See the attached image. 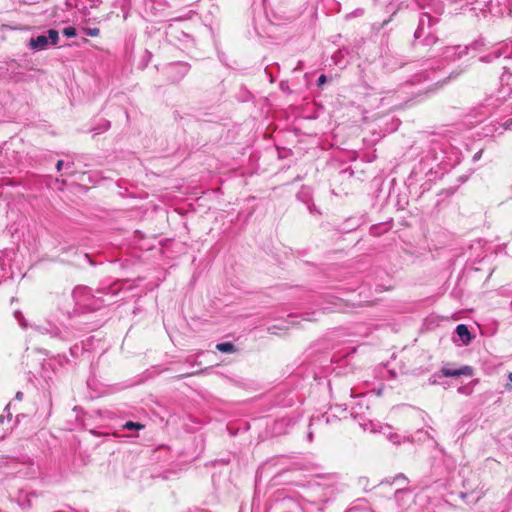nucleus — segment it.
I'll use <instances>...</instances> for the list:
<instances>
[{
    "label": "nucleus",
    "instance_id": "nucleus-1",
    "mask_svg": "<svg viewBox=\"0 0 512 512\" xmlns=\"http://www.w3.org/2000/svg\"><path fill=\"white\" fill-rule=\"evenodd\" d=\"M461 139L452 130L445 133H431L425 141L424 156L412 170V177L425 174L429 180L441 178L450 168L459 162L458 145Z\"/></svg>",
    "mask_w": 512,
    "mask_h": 512
},
{
    "label": "nucleus",
    "instance_id": "nucleus-2",
    "mask_svg": "<svg viewBox=\"0 0 512 512\" xmlns=\"http://www.w3.org/2000/svg\"><path fill=\"white\" fill-rule=\"evenodd\" d=\"M503 72L499 78V88L495 94L485 98L484 102L474 108L465 117L466 125H477L482 123L493 111L500 108L508 98L512 96V73L507 64L502 65Z\"/></svg>",
    "mask_w": 512,
    "mask_h": 512
},
{
    "label": "nucleus",
    "instance_id": "nucleus-3",
    "mask_svg": "<svg viewBox=\"0 0 512 512\" xmlns=\"http://www.w3.org/2000/svg\"><path fill=\"white\" fill-rule=\"evenodd\" d=\"M116 294V291L111 286L97 289L96 294H93L89 287L78 286L73 289L71 296L75 305L79 308L98 310L102 306L110 305Z\"/></svg>",
    "mask_w": 512,
    "mask_h": 512
},
{
    "label": "nucleus",
    "instance_id": "nucleus-4",
    "mask_svg": "<svg viewBox=\"0 0 512 512\" xmlns=\"http://www.w3.org/2000/svg\"><path fill=\"white\" fill-rule=\"evenodd\" d=\"M101 326L100 322H90L85 315H78L73 319L71 327H58L50 325L45 331L53 338H59L63 341H71L76 337V331L89 332Z\"/></svg>",
    "mask_w": 512,
    "mask_h": 512
},
{
    "label": "nucleus",
    "instance_id": "nucleus-5",
    "mask_svg": "<svg viewBox=\"0 0 512 512\" xmlns=\"http://www.w3.org/2000/svg\"><path fill=\"white\" fill-rule=\"evenodd\" d=\"M46 33L47 35L32 36L26 42V47L33 52H40L57 46L60 39L59 32L56 29H48Z\"/></svg>",
    "mask_w": 512,
    "mask_h": 512
},
{
    "label": "nucleus",
    "instance_id": "nucleus-6",
    "mask_svg": "<svg viewBox=\"0 0 512 512\" xmlns=\"http://www.w3.org/2000/svg\"><path fill=\"white\" fill-rule=\"evenodd\" d=\"M330 410H333L334 413L330 414V413L326 412V413H323L320 415L312 416L310 418L309 427L310 428H312V427L323 428L324 426L338 423L341 420V418L339 417V415L337 413L339 412V413L346 414L347 405L346 404H335L334 406L330 407Z\"/></svg>",
    "mask_w": 512,
    "mask_h": 512
},
{
    "label": "nucleus",
    "instance_id": "nucleus-7",
    "mask_svg": "<svg viewBox=\"0 0 512 512\" xmlns=\"http://www.w3.org/2000/svg\"><path fill=\"white\" fill-rule=\"evenodd\" d=\"M341 490L336 485H328L322 489L317 501H308L304 504V512H324V504L328 503Z\"/></svg>",
    "mask_w": 512,
    "mask_h": 512
},
{
    "label": "nucleus",
    "instance_id": "nucleus-8",
    "mask_svg": "<svg viewBox=\"0 0 512 512\" xmlns=\"http://www.w3.org/2000/svg\"><path fill=\"white\" fill-rule=\"evenodd\" d=\"M483 41L476 40L472 42L470 45L462 46V45H454V46H445L441 49L440 56L446 61H456L462 58L464 55L468 54L470 49L478 50L482 47Z\"/></svg>",
    "mask_w": 512,
    "mask_h": 512
},
{
    "label": "nucleus",
    "instance_id": "nucleus-9",
    "mask_svg": "<svg viewBox=\"0 0 512 512\" xmlns=\"http://www.w3.org/2000/svg\"><path fill=\"white\" fill-rule=\"evenodd\" d=\"M439 22L438 18L432 17L428 13H421L419 16L418 26L414 33V46L424 38L435 33L434 26Z\"/></svg>",
    "mask_w": 512,
    "mask_h": 512
},
{
    "label": "nucleus",
    "instance_id": "nucleus-10",
    "mask_svg": "<svg viewBox=\"0 0 512 512\" xmlns=\"http://www.w3.org/2000/svg\"><path fill=\"white\" fill-rule=\"evenodd\" d=\"M190 64L184 61L168 63L163 67V73L171 83H179L190 71Z\"/></svg>",
    "mask_w": 512,
    "mask_h": 512
},
{
    "label": "nucleus",
    "instance_id": "nucleus-11",
    "mask_svg": "<svg viewBox=\"0 0 512 512\" xmlns=\"http://www.w3.org/2000/svg\"><path fill=\"white\" fill-rule=\"evenodd\" d=\"M408 492L409 491L406 487H399L395 489L393 497L380 500L379 503H376L378 512H400V497Z\"/></svg>",
    "mask_w": 512,
    "mask_h": 512
},
{
    "label": "nucleus",
    "instance_id": "nucleus-12",
    "mask_svg": "<svg viewBox=\"0 0 512 512\" xmlns=\"http://www.w3.org/2000/svg\"><path fill=\"white\" fill-rule=\"evenodd\" d=\"M422 67L421 70L414 73L409 79L400 85V89L407 88L416 84H420L424 81L430 80L431 73L434 71V66L429 60H425L419 64Z\"/></svg>",
    "mask_w": 512,
    "mask_h": 512
},
{
    "label": "nucleus",
    "instance_id": "nucleus-13",
    "mask_svg": "<svg viewBox=\"0 0 512 512\" xmlns=\"http://www.w3.org/2000/svg\"><path fill=\"white\" fill-rule=\"evenodd\" d=\"M499 59H503L505 62L511 60L512 46H509L508 44H501L492 52L479 58V60L483 63H492Z\"/></svg>",
    "mask_w": 512,
    "mask_h": 512
},
{
    "label": "nucleus",
    "instance_id": "nucleus-14",
    "mask_svg": "<svg viewBox=\"0 0 512 512\" xmlns=\"http://www.w3.org/2000/svg\"><path fill=\"white\" fill-rule=\"evenodd\" d=\"M323 311L335 312L342 310L344 306V300L341 297L326 294L322 296L321 302L318 303Z\"/></svg>",
    "mask_w": 512,
    "mask_h": 512
},
{
    "label": "nucleus",
    "instance_id": "nucleus-15",
    "mask_svg": "<svg viewBox=\"0 0 512 512\" xmlns=\"http://www.w3.org/2000/svg\"><path fill=\"white\" fill-rule=\"evenodd\" d=\"M298 318L296 314H289L287 319H280L277 324H273L267 327V331L270 334H280L289 328V325H295V319Z\"/></svg>",
    "mask_w": 512,
    "mask_h": 512
},
{
    "label": "nucleus",
    "instance_id": "nucleus-16",
    "mask_svg": "<svg viewBox=\"0 0 512 512\" xmlns=\"http://www.w3.org/2000/svg\"><path fill=\"white\" fill-rule=\"evenodd\" d=\"M296 197L299 201L303 202L307 206L310 213H319L312 202V190L310 187L302 186L301 189L296 194Z\"/></svg>",
    "mask_w": 512,
    "mask_h": 512
},
{
    "label": "nucleus",
    "instance_id": "nucleus-17",
    "mask_svg": "<svg viewBox=\"0 0 512 512\" xmlns=\"http://www.w3.org/2000/svg\"><path fill=\"white\" fill-rule=\"evenodd\" d=\"M441 373L445 377H458L462 375L471 377L473 375V368L468 365H464L458 369L442 367Z\"/></svg>",
    "mask_w": 512,
    "mask_h": 512
},
{
    "label": "nucleus",
    "instance_id": "nucleus-18",
    "mask_svg": "<svg viewBox=\"0 0 512 512\" xmlns=\"http://www.w3.org/2000/svg\"><path fill=\"white\" fill-rule=\"evenodd\" d=\"M454 334H455L454 341H456V338H457L464 345L469 344L472 339V335L468 329V326L465 324L457 325Z\"/></svg>",
    "mask_w": 512,
    "mask_h": 512
},
{
    "label": "nucleus",
    "instance_id": "nucleus-19",
    "mask_svg": "<svg viewBox=\"0 0 512 512\" xmlns=\"http://www.w3.org/2000/svg\"><path fill=\"white\" fill-rule=\"evenodd\" d=\"M512 129V118H508L503 122H496L492 125V128H488L487 132H485V136H488L489 134L493 133H499L502 134L503 131L511 130Z\"/></svg>",
    "mask_w": 512,
    "mask_h": 512
},
{
    "label": "nucleus",
    "instance_id": "nucleus-20",
    "mask_svg": "<svg viewBox=\"0 0 512 512\" xmlns=\"http://www.w3.org/2000/svg\"><path fill=\"white\" fill-rule=\"evenodd\" d=\"M405 63L400 56H386L383 60V67L387 71H393L398 67H403Z\"/></svg>",
    "mask_w": 512,
    "mask_h": 512
},
{
    "label": "nucleus",
    "instance_id": "nucleus-21",
    "mask_svg": "<svg viewBox=\"0 0 512 512\" xmlns=\"http://www.w3.org/2000/svg\"><path fill=\"white\" fill-rule=\"evenodd\" d=\"M383 434L386 436V438L393 444L399 445L405 441H409L410 438L406 436H402L396 432H393L391 427L387 428V432L384 431Z\"/></svg>",
    "mask_w": 512,
    "mask_h": 512
},
{
    "label": "nucleus",
    "instance_id": "nucleus-22",
    "mask_svg": "<svg viewBox=\"0 0 512 512\" xmlns=\"http://www.w3.org/2000/svg\"><path fill=\"white\" fill-rule=\"evenodd\" d=\"M350 416L358 421L359 425L364 429H368V426L371 424V422L367 419H365L363 416L359 415L356 411H355V408H352L351 409V412H350Z\"/></svg>",
    "mask_w": 512,
    "mask_h": 512
},
{
    "label": "nucleus",
    "instance_id": "nucleus-23",
    "mask_svg": "<svg viewBox=\"0 0 512 512\" xmlns=\"http://www.w3.org/2000/svg\"><path fill=\"white\" fill-rule=\"evenodd\" d=\"M216 349L222 353H233L236 351L235 345L231 342L218 343Z\"/></svg>",
    "mask_w": 512,
    "mask_h": 512
},
{
    "label": "nucleus",
    "instance_id": "nucleus-24",
    "mask_svg": "<svg viewBox=\"0 0 512 512\" xmlns=\"http://www.w3.org/2000/svg\"><path fill=\"white\" fill-rule=\"evenodd\" d=\"M36 496H37V494L35 492H31V493L26 494L24 496V498L19 497V499H18L19 505L24 509L31 508V506H32L31 499Z\"/></svg>",
    "mask_w": 512,
    "mask_h": 512
},
{
    "label": "nucleus",
    "instance_id": "nucleus-25",
    "mask_svg": "<svg viewBox=\"0 0 512 512\" xmlns=\"http://www.w3.org/2000/svg\"><path fill=\"white\" fill-rule=\"evenodd\" d=\"M410 438V442H415V441H425L426 439H429L431 438V436L429 435V433L427 431H424L423 429H419L415 432L414 435H412Z\"/></svg>",
    "mask_w": 512,
    "mask_h": 512
},
{
    "label": "nucleus",
    "instance_id": "nucleus-26",
    "mask_svg": "<svg viewBox=\"0 0 512 512\" xmlns=\"http://www.w3.org/2000/svg\"><path fill=\"white\" fill-rule=\"evenodd\" d=\"M439 41L440 40H439L438 36L434 33L431 36L424 38L417 44H421V45L427 46V47H432V46L436 45Z\"/></svg>",
    "mask_w": 512,
    "mask_h": 512
},
{
    "label": "nucleus",
    "instance_id": "nucleus-27",
    "mask_svg": "<svg viewBox=\"0 0 512 512\" xmlns=\"http://www.w3.org/2000/svg\"><path fill=\"white\" fill-rule=\"evenodd\" d=\"M395 481H402L403 483H407V478L405 477L404 474L400 473L394 477L393 481L386 480V481L381 482L379 484V488H384L386 486H390Z\"/></svg>",
    "mask_w": 512,
    "mask_h": 512
},
{
    "label": "nucleus",
    "instance_id": "nucleus-28",
    "mask_svg": "<svg viewBox=\"0 0 512 512\" xmlns=\"http://www.w3.org/2000/svg\"><path fill=\"white\" fill-rule=\"evenodd\" d=\"M123 428L127 429V430H142L145 428V425H143L139 422L126 421L123 424Z\"/></svg>",
    "mask_w": 512,
    "mask_h": 512
},
{
    "label": "nucleus",
    "instance_id": "nucleus-29",
    "mask_svg": "<svg viewBox=\"0 0 512 512\" xmlns=\"http://www.w3.org/2000/svg\"><path fill=\"white\" fill-rule=\"evenodd\" d=\"M290 394H291V392H289V394L286 397H284L283 399L278 398L277 399V404L281 405V406H284V407H288V406L293 405L294 397L290 396Z\"/></svg>",
    "mask_w": 512,
    "mask_h": 512
},
{
    "label": "nucleus",
    "instance_id": "nucleus-30",
    "mask_svg": "<svg viewBox=\"0 0 512 512\" xmlns=\"http://www.w3.org/2000/svg\"><path fill=\"white\" fill-rule=\"evenodd\" d=\"M343 56V53L341 50H338L333 56H332V59L334 61V64L336 66H339L341 68L345 67L346 66V62H342L341 61V57Z\"/></svg>",
    "mask_w": 512,
    "mask_h": 512
},
{
    "label": "nucleus",
    "instance_id": "nucleus-31",
    "mask_svg": "<svg viewBox=\"0 0 512 512\" xmlns=\"http://www.w3.org/2000/svg\"><path fill=\"white\" fill-rule=\"evenodd\" d=\"M62 33L64 36H66L68 38H73V37L77 36V30L73 26H68V27L63 28Z\"/></svg>",
    "mask_w": 512,
    "mask_h": 512
},
{
    "label": "nucleus",
    "instance_id": "nucleus-32",
    "mask_svg": "<svg viewBox=\"0 0 512 512\" xmlns=\"http://www.w3.org/2000/svg\"><path fill=\"white\" fill-rule=\"evenodd\" d=\"M291 471V468H288L286 470H282L280 472H278L277 474H275V476L273 477V480L276 484H282V483H285L286 481L282 479V477L287 473V472H290Z\"/></svg>",
    "mask_w": 512,
    "mask_h": 512
},
{
    "label": "nucleus",
    "instance_id": "nucleus-33",
    "mask_svg": "<svg viewBox=\"0 0 512 512\" xmlns=\"http://www.w3.org/2000/svg\"><path fill=\"white\" fill-rule=\"evenodd\" d=\"M14 317L15 319L18 321L19 325L22 327V328H26L27 327V323H26V320L22 314L21 311L19 310H16L14 312Z\"/></svg>",
    "mask_w": 512,
    "mask_h": 512
},
{
    "label": "nucleus",
    "instance_id": "nucleus-34",
    "mask_svg": "<svg viewBox=\"0 0 512 512\" xmlns=\"http://www.w3.org/2000/svg\"><path fill=\"white\" fill-rule=\"evenodd\" d=\"M11 403H9L5 409L4 413L0 415V423H4V420L7 418L9 421L12 419V413L10 412Z\"/></svg>",
    "mask_w": 512,
    "mask_h": 512
},
{
    "label": "nucleus",
    "instance_id": "nucleus-35",
    "mask_svg": "<svg viewBox=\"0 0 512 512\" xmlns=\"http://www.w3.org/2000/svg\"><path fill=\"white\" fill-rule=\"evenodd\" d=\"M109 128H110V122L108 120H101V124H100L99 128H93L92 130L96 131V133L98 134V133L108 130Z\"/></svg>",
    "mask_w": 512,
    "mask_h": 512
},
{
    "label": "nucleus",
    "instance_id": "nucleus-36",
    "mask_svg": "<svg viewBox=\"0 0 512 512\" xmlns=\"http://www.w3.org/2000/svg\"><path fill=\"white\" fill-rule=\"evenodd\" d=\"M473 392V387L469 385H463L458 388V393L464 394V395H470Z\"/></svg>",
    "mask_w": 512,
    "mask_h": 512
},
{
    "label": "nucleus",
    "instance_id": "nucleus-37",
    "mask_svg": "<svg viewBox=\"0 0 512 512\" xmlns=\"http://www.w3.org/2000/svg\"><path fill=\"white\" fill-rule=\"evenodd\" d=\"M84 32L87 36L96 37L99 35L100 30L98 28H86Z\"/></svg>",
    "mask_w": 512,
    "mask_h": 512
},
{
    "label": "nucleus",
    "instance_id": "nucleus-38",
    "mask_svg": "<svg viewBox=\"0 0 512 512\" xmlns=\"http://www.w3.org/2000/svg\"><path fill=\"white\" fill-rule=\"evenodd\" d=\"M346 512H370L368 509H366L365 507H362L360 505H355L351 508H349Z\"/></svg>",
    "mask_w": 512,
    "mask_h": 512
},
{
    "label": "nucleus",
    "instance_id": "nucleus-39",
    "mask_svg": "<svg viewBox=\"0 0 512 512\" xmlns=\"http://www.w3.org/2000/svg\"><path fill=\"white\" fill-rule=\"evenodd\" d=\"M283 423H286L287 425H294L296 423V420H294L292 418L283 417L279 421H277L276 424L280 425V424H283Z\"/></svg>",
    "mask_w": 512,
    "mask_h": 512
},
{
    "label": "nucleus",
    "instance_id": "nucleus-40",
    "mask_svg": "<svg viewBox=\"0 0 512 512\" xmlns=\"http://www.w3.org/2000/svg\"><path fill=\"white\" fill-rule=\"evenodd\" d=\"M327 81V76L325 74H321L317 79V86L322 87Z\"/></svg>",
    "mask_w": 512,
    "mask_h": 512
},
{
    "label": "nucleus",
    "instance_id": "nucleus-41",
    "mask_svg": "<svg viewBox=\"0 0 512 512\" xmlns=\"http://www.w3.org/2000/svg\"><path fill=\"white\" fill-rule=\"evenodd\" d=\"M422 176H425L426 178H428L425 174H422L421 176H419L418 178L416 177H412V173L410 174V178L411 179H415V180H420ZM437 178L433 179V181H435ZM427 182H432V180H429L427 179L426 182H424V184H421V187H424V185H427Z\"/></svg>",
    "mask_w": 512,
    "mask_h": 512
},
{
    "label": "nucleus",
    "instance_id": "nucleus-42",
    "mask_svg": "<svg viewBox=\"0 0 512 512\" xmlns=\"http://www.w3.org/2000/svg\"><path fill=\"white\" fill-rule=\"evenodd\" d=\"M422 176H425L426 178H428L425 174H422L421 176H419L418 178L416 177H412V173L410 174V178L411 179H415V180H420ZM437 178L433 179V181H435ZM427 182H432V180H429L427 179L426 182H424V184H421V187H424V185H427Z\"/></svg>",
    "mask_w": 512,
    "mask_h": 512
},
{
    "label": "nucleus",
    "instance_id": "nucleus-43",
    "mask_svg": "<svg viewBox=\"0 0 512 512\" xmlns=\"http://www.w3.org/2000/svg\"><path fill=\"white\" fill-rule=\"evenodd\" d=\"M63 166H64V161L63 160H58L57 163H56L57 171H60Z\"/></svg>",
    "mask_w": 512,
    "mask_h": 512
},
{
    "label": "nucleus",
    "instance_id": "nucleus-44",
    "mask_svg": "<svg viewBox=\"0 0 512 512\" xmlns=\"http://www.w3.org/2000/svg\"><path fill=\"white\" fill-rule=\"evenodd\" d=\"M14 399H15V400H17V401H21V400L23 399V392L18 391V392L15 394Z\"/></svg>",
    "mask_w": 512,
    "mask_h": 512
},
{
    "label": "nucleus",
    "instance_id": "nucleus-45",
    "mask_svg": "<svg viewBox=\"0 0 512 512\" xmlns=\"http://www.w3.org/2000/svg\"><path fill=\"white\" fill-rule=\"evenodd\" d=\"M280 88L282 91H289V86L285 82L280 83Z\"/></svg>",
    "mask_w": 512,
    "mask_h": 512
},
{
    "label": "nucleus",
    "instance_id": "nucleus-46",
    "mask_svg": "<svg viewBox=\"0 0 512 512\" xmlns=\"http://www.w3.org/2000/svg\"><path fill=\"white\" fill-rule=\"evenodd\" d=\"M315 312H312L311 315H314ZM303 320L312 321L313 319L310 317V313H305L303 315Z\"/></svg>",
    "mask_w": 512,
    "mask_h": 512
},
{
    "label": "nucleus",
    "instance_id": "nucleus-47",
    "mask_svg": "<svg viewBox=\"0 0 512 512\" xmlns=\"http://www.w3.org/2000/svg\"><path fill=\"white\" fill-rule=\"evenodd\" d=\"M481 155H482V150H480L477 153H475L474 156H473V161L475 162V161L479 160Z\"/></svg>",
    "mask_w": 512,
    "mask_h": 512
},
{
    "label": "nucleus",
    "instance_id": "nucleus-48",
    "mask_svg": "<svg viewBox=\"0 0 512 512\" xmlns=\"http://www.w3.org/2000/svg\"><path fill=\"white\" fill-rule=\"evenodd\" d=\"M79 349V347L77 345H75L74 347H71L70 348V353L72 356H75L77 354V350Z\"/></svg>",
    "mask_w": 512,
    "mask_h": 512
},
{
    "label": "nucleus",
    "instance_id": "nucleus-49",
    "mask_svg": "<svg viewBox=\"0 0 512 512\" xmlns=\"http://www.w3.org/2000/svg\"><path fill=\"white\" fill-rule=\"evenodd\" d=\"M345 395H348L349 397H353V389L352 388H346L344 391Z\"/></svg>",
    "mask_w": 512,
    "mask_h": 512
},
{
    "label": "nucleus",
    "instance_id": "nucleus-50",
    "mask_svg": "<svg viewBox=\"0 0 512 512\" xmlns=\"http://www.w3.org/2000/svg\"><path fill=\"white\" fill-rule=\"evenodd\" d=\"M307 439L309 442H312V440H313V432L310 427H309V431L307 433Z\"/></svg>",
    "mask_w": 512,
    "mask_h": 512
},
{
    "label": "nucleus",
    "instance_id": "nucleus-51",
    "mask_svg": "<svg viewBox=\"0 0 512 512\" xmlns=\"http://www.w3.org/2000/svg\"><path fill=\"white\" fill-rule=\"evenodd\" d=\"M191 375H194V373H186V374H182V375L177 376V378H178V379H181V378L188 377V376H191Z\"/></svg>",
    "mask_w": 512,
    "mask_h": 512
},
{
    "label": "nucleus",
    "instance_id": "nucleus-52",
    "mask_svg": "<svg viewBox=\"0 0 512 512\" xmlns=\"http://www.w3.org/2000/svg\"><path fill=\"white\" fill-rule=\"evenodd\" d=\"M152 5V7L154 6V4H156V1L155 0H146V6L148 5Z\"/></svg>",
    "mask_w": 512,
    "mask_h": 512
},
{
    "label": "nucleus",
    "instance_id": "nucleus-53",
    "mask_svg": "<svg viewBox=\"0 0 512 512\" xmlns=\"http://www.w3.org/2000/svg\"><path fill=\"white\" fill-rule=\"evenodd\" d=\"M285 460H286V459H285L284 457H279V458H277V459H276V463H275V465H277V464H279L280 462H283V461H285Z\"/></svg>",
    "mask_w": 512,
    "mask_h": 512
},
{
    "label": "nucleus",
    "instance_id": "nucleus-54",
    "mask_svg": "<svg viewBox=\"0 0 512 512\" xmlns=\"http://www.w3.org/2000/svg\"><path fill=\"white\" fill-rule=\"evenodd\" d=\"M259 2L262 5H266L267 0H254V3Z\"/></svg>",
    "mask_w": 512,
    "mask_h": 512
},
{
    "label": "nucleus",
    "instance_id": "nucleus-55",
    "mask_svg": "<svg viewBox=\"0 0 512 512\" xmlns=\"http://www.w3.org/2000/svg\"><path fill=\"white\" fill-rule=\"evenodd\" d=\"M508 380L510 383H512V372L508 374ZM508 389L512 390V387H509Z\"/></svg>",
    "mask_w": 512,
    "mask_h": 512
},
{
    "label": "nucleus",
    "instance_id": "nucleus-56",
    "mask_svg": "<svg viewBox=\"0 0 512 512\" xmlns=\"http://www.w3.org/2000/svg\"><path fill=\"white\" fill-rule=\"evenodd\" d=\"M436 378V375H433L431 378H430V382L435 384L437 383V380L435 379Z\"/></svg>",
    "mask_w": 512,
    "mask_h": 512
},
{
    "label": "nucleus",
    "instance_id": "nucleus-57",
    "mask_svg": "<svg viewBox=\"0 0 512 512\" xmlns=\"http://www.w3.org/2000/svg\"><path fill=\"white\" fill-rule=\"evenodd\" d=\"M75 512H88V510L84 508V509L77 510Z\"/></svg>",
    "mask_w": 512,
    "mask_h": 512
},
{
    "label": "nucleus",
    "instance_id": "nucleus-58",
    "mask_svg": "<svg viewBox=\"0 0 512 512\" xmlns=\"http://www.w3.org/2000/svg\"><path fill=\"white\" fill-rule=\"evenodd\" d=\"M72 165H73V163H72V162H71V163H70V162L66 163V167H67V168H70Z\"/></svg>",
    "mask_w": 512,
    "mask_h": 512
},
{
    "label": "nucleus",
    "instance_id": "nucleus-59",
    "mask_svg": "<svg viewBox=\"0 0 512 512\" xmlns=\"http://www.w3.org/2000/svg\"><path fill=\"white\" fill-rule=\"evenodd\" d=\"M84 256H85V258H87V259L89 260L90 264H93V263H92V261L90 260V258H89V255H88V254H85Z\"/></svg>",
    "mask_w": 512,
    "mask_h": 512
},
{
    "label": "nucleus",
    "instance_id": "nucleus-60",
    "mask_svg": "<svg viewBox=\"0 0 512 512\" xmlns=\"http://www.w3.org/2000/svg\"><path fill=\"white\" fill-rule=\"evenodd\" d=\"M20 416H23V414H18L17 417H16V422L18 423L19 422V418Z\"/></svg>",
    "mask_w": 512,
    "mask_h": 512
},
{
    "label": "nucleus",
    "instance_id": "nucleus-61",
    "mask_svg": "<svg viewBox=\"0 0 512 512\" xmlns=\"http://www.w3.org/2000/svg\"><path fill=\"white\" fill-rule=\"evenodd\" d=\"M328 386L330 388V391L332 392L331 382L328 383Z\"/></svg>",
    "mask_w": 512,
    "mask_h": 512
},
{
    "label": "nucleus",
    "instance_id": "nucleus-62",
    "mask_svg": "<svg viewBox=\"0 0 512 512\" xmlns=\"http://www.w3.org/2000/svg\"><path fill=\"white\" fill-rule=\"evenodd\" d=\"M199 512H209V511H207V510H200Z\"/></svg>",
    "mask_w": 512,
    "mask_h": 512
},
{
    "label": "nucleus",
    "instance_id": "nucleus-63",
    "mask_svg": "<svg viewBox=\"0 0 512 512\" xmlns=\"http://www.w3.org/2000/svg\"><path fill=\"white\" fill-rule=\"evenodd\" d=\"M511 112H512V107H511Z\"/></svg>",
    "mask_w": 512,
    "mask_h": 512
}]
</instances>
